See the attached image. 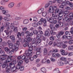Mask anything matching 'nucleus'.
I'll list each match as a JSON object with an SVG mask.
<instances>
[{"instance_id":"obj_6","label":"nucleus","mask_w":73,"mask_h":73,"mask_svg":"<svg viewBox=\"0 0 73 73\" xmlns=\"http://www.w3.org/2000/svg\"><path fill=\"white\" fill-rule=\"evenodd\" d=\"M6 56H7V55L5 54V55H2V56H0V60H1V61H4V60H5V59H6Z\"/></svg>"},{"instance_id":"obj_38","label":"nucleus","mask_w":73,"mask_h":73,"mask_svg":"<svg viewBox=\"0 0 73 73\" xmlns=\"http://www.w3.org/2000/svg\"><path fill=\"white\" fill-rule=\"evenodd\" d=\"M36 41V38H34L31 42V44H35V43Z\"/></svg>"},{"instance_id":"obj_27","label":"nucleus","mask_w":73,"mask_h":73,"mask_svg":"<svg viewBox=\"0 0 73 73\" xmlns=\"http://www.w3.org/2000/svg\"><path fill=\"white\" fill-rule=\"evenodd\" d=\"M32 26L34 27H37L38 26V24L36 23H33L32 24Z\"/></svg>"},{"instance_id":"obj_31","label":"nucleus","mask_w":73,"mask_h":73,"mask_svg":"<svg viewBox=\"0 0 73 73\" xmlns=\"http://www.w3.org/2000/svg\"><path fill=\"white\" fill-rule=\"evenodd\" d=\"M27 60H30V61H33V58L32 57L28 56L27 58Z\"/></svg>"},{"instance_id":"obj_64","label":"nucleus","mask_w":73,"mask_h":73,"mask_svg":"<svg viewBox=\"0 0 73 73\" xmlns=\"http://www.w3.org/2000/svg\"><path fill=\"white\" fill-rule=\"evenodd\" d=\"M73 52H71L68 53V56H73Z\"/></svg>"},{"instance_id":"obj_56","label":"nucleus","mask_w":73,"mask_h":73,"mask_svg":"<svg viewBox=\"0 0 73 73\" xmlns=\"http://www.w3.org/2000/svg\"><path fill=\"white\" fill-rule=\"evenodd\" d=\"M59 34H60V36H61L62 35H64V32H62V31H60V32H59L58 33Z\"/></svg>"},{"instance_id":"obj_45","label":"nucleus","mask_w":73,"mask_h":73,"mask_svg":"<svg viewBox=\"0 0 73 73\" xmlns=\"http://www.w3.org/2000/svg\"><path fill=\"white\" fill-rule=\"evenodd\" d=\"M20 69L21 71H23V70H24V67L23 66H21Z\"/></svg>"},{"instance_id":"obj_47","label":"nucleus","mask_w":73,"mask_h":73,"mask_svg":"<svg viewBox=\"0 0 73 73\" xmlns=\"http://www.w3.org/2000/svg\"><path fill=\"white\" fill-rule=\"evenodd\" d=\"M21 56V59L22 60H24L25 59L26 57H25V56L23 55V56Z\"/></svg>"},{"instance_id":"obj_10","label":"nucleus","mask_w":73,"mask_h":73,"mask_svg":"<svg viewBox=\"0 0 73 73\" xmlns=\"http://www.w3.org/2000/svg\"><path fill=\"white\" fill-rule=\"evenodd\" d=\"M13 56H8V58L7 59V61L8 62H10L11 61H13V59H11V58H12Z\"/></svg>"},{"instance_id":"obj_16","label":"nucleus","mask_w":73,"mask_h":73,"mask_svg":"<svg viewBox=\"0 0 73 73\" xmlns=\"http://www.w3.org/2000/svg\"><path fill=\"white\" fill-rule=\"evenodd\" d=\"M40 70L41 72L43 73H46V70L45 68H41Z\"/></svg>"},{"instance_id":"obj_51","label":"nucleus","mask_w":73,"mask_h":73,"mask_svg":"<svg viewBox=\"0 0 73 73\" xmlns=\"http://www.w3.org/2000/svg\"><path fill=\"white\" fill-rule=\"evenodd\" d=\"M53 51L50 50L48 53V55H49V56H50V55H52V54L53 53Z\"/></svg>"},{"instance_id":"obj_17","label":"nucleus","mask_w":73,"mask_h":73,"mask_svg":"<svg viewBox=\"0 0 73 73\" xmlns=\"http://www.w3.org/2000/svg\"><path fill=\"white\" fill-rule=\"evenodd\" d=\"M44 35L45 36H50V33L49 32L46 31L45 32Z\"/></svg>"},{"instance_id":"obj_25","label":"nucleus","mask_w":73,"mask_h":73,"mask_svg":"<svg viewBox=\"0 0 73 73\" xmlns=\"http://www.w3.org/2000/svg\"><path fill=\"white\" fill-rule=\"evenodd\" d=\"M58 3H61V2H65L66 1V0H56Z\"/></svg>"},{"instance_id":"obj_54","label":"nucleus","mask_w":73,"mask_h":73,"mask_svg":"<svg viewBox=\"0 0 73 73\" xmlns=\"http://www.w3.org/2000/svg\"><path fill=\"white\" fill-rule=\"evenodd\" d=\"M50 33L51 35H56V33L53 31H50Z\"/></svg>"},{"instance_id":"obj_61","label":"nucleus","mask_w":73,"mask_h":73,"mask_svg":"<svg viewBox=\"0 0 73 73\" xmlns=\"http://www.w3.org/2000/svg\"><path fill=\"white\" fill-rule=\"evenodd\" d=\"M68 48L70 50H72L73 49V46H70Z\"/></svg>"},{"instance_id":"obj_24","label":"nucleus","mask_w":73,"mask_h":73,"mask_svg":"<svg viewBox=\"0 0 73 73\" xmlns=\"http://www.w3.org/2000/svg\"><path fill=\"white\" fill-rule=\"evenodd\" d=\"M41 39H37V40L35 42V44H38L41 42Z\"/></svg>"},{"instance_id":"obj_20","label":"nucleus","mask_w":73,"mask_h":73,"mask_svg":"<svg viewBox=\"0 0 73 73\" xmlns=\"http://www.w3.org/2000/svg\"><path fill=\"white\" fill-rule=\"evenodd\" d=\"M33 22H35V23H36L37 22V21H38V19H37V18L36 17H34L33 18Z\"/></svg>"},{"instance_id":"obj_34","label":"nucleus","mask_w":73,"mask_h":73,"mask_svg":"<svg viewBox=\"0 0 73 73\" xmlns=\"http://www.w3.org/2000/svg\"><path fill=\"white\" fill-rule=\"evenodd\" d=\"M0 53L2 55L4 54H5V52L2 50L1 48H0Z\"/></svg>"},{"instance_id":"obj_33","label":"nucleus","mask_w":73,"mask_h":73,"mask_svg":"<svg viewBox=\"0 0 73 73\" xmlns=\"http://www.w3.org/2000/svg\"><path fill=\"white\" fill-rule=\"evenodd\" d=\"M60 59L62 61H65L66 60V58L64 57H61L60 58Z\"/></svg>"},{"instance_id":"obj_15","label":"nucleus","mask_w":73,"mask_h":73,"mask_svg":"<svg viewBox=\"0 0 73 73\" xmlns=\"http://www.w3.org/2000/svg\"><path fill=\"white\" fill-rule=\"evenodd\" d=\"M50 7L52 8V10H53V11H55L57 9V7L56 6H54L53 7L52 6Z\"/></svg>"},{"instance_id":"obj_7","label":"nucleus","mask_w":73,"mask_h":73,"mask_svg":"<svg viewBox=\"0 0 73 73\" xmlns=\"http://www.w3.org/2000/svg\"><path fill=\"white\" fill-rule=\"evenodd\" d=\"M7 62V61H6L4 62L2 66V67L3 68H6V69H7V68H8V64Z\"/></svg>"},{"instance_id":"obj_5","label":"nucleus","mask_w":73,"mask_h":73,"mask_svg":"<svg viewBox=\"0 0 73 73\" xmlns=\"http://www.w3.org/2000/svg\"><path fill=\"white\" fill-rule=\"evenodd\" d=\"M55 13H59V15H61V16L63 15V13H64V11H62V10L60 9H56L55 11Z\"/></svg>"},{"instance_id":"obj_55","label":"nucleus","mask_w":73,"mask_h":73,"mask_svg":"<svg viewBox=\"0 0 73 73\" xmlns=\"http://www.w3.org/2000/svg\"><path fill=\"white\" fill-rule=\"evenodd\" d=\"M40 61V59L37 58L35 60L36 63H37L39 62Z\"/></svg>"},{"instance_id":"obj_8","label":"nucleus","mask_w":73,"mask_h":73,"mask_svg":"<svg viewBox=\"0 0 73 73\" xmlns=\"http://www.w3.org/2000/svg\"><path fill=\"white\" fill-rule=\"evenodd\" d=\"M14 5H15V3L11 2L8 5V7L9 8H12L14 7Z\"/></svg>"},{"instance_id":"obj_37","label":"nucleus","mask_w":73,"mask_h":73,"mask_svg":"<svg viewBox=\"0 0 73 73\" xmlns=\"http://www.w3.org/2000/svg\"><path fill=\"white\" fill-rule=\"evenodd\" d=\"M41 21H42L43 23H46V20L45 19L41 18Z\"/></svg>"},{"instance_id":"obj_32","label":"nucleus","mask_w":73,"mask_h":73,"mask_svg":"<svg viewBox=\"0 0 73 73\" xmlns=\"http://www.w3.org/2000/svg\"><path fill=\"white\" fill-rule=\"evenodd\" d=\"M57 64L59 66H63V65H64V63L62 62H58Z\"/></svg>"},{"instance_id":"obj_22","label":"nucleus","mask_w":73,"mask_h":73,"mask_svg":"<svg viewBox=\"0 0 73 73\" xmlns=\"http://www.w3.org/2000/svg\"><path fill=\"white\" fill-rule=\"evenodd\" d=\"M41 36H42V35H41V34H39L36 37V39L41 40V39L40 38L41 37Z\"/></svg>"},{"instance_id":"obj_44","label":"nucleus","mask_w":73,"mask_h":73,"mask_svg":"<svg viewBox=\"0 0 73 73\" xmlns=\"http://www.w3.org/2000/svg\"><path fill=\"white\" fill-rule=\"evenodd\" d=\"M14 32H15V33H16L17 32V27H16L14 28V29L13 30Z\"/></svg>"},{"instance_id":"obj_3","label":"nucleus","mask_w":73,"mask_h":73,"mask_svg":"<svg viewBox=\"0 0 73 73\" xmlns=\"http://www.w3.org/2000/svg\"><path fill=\"white\" fill-rule=\"evenodd\" d=\"M20 65H19L18 64L16 66V68H15V66H13V67L11 68V70L13 72H17L16 70V69H19L20 68Z\"/></svg>"},{"instance_id":"obj_26","label":"nucleus","mask_w":73,"mask_h":73,"mask_svg":"<svg viewBox=\"0 0 73 73\" xmlns=\"http://www.w3.org/2000/svg\"><path fill=\"white\" fill-rule=\"evenodd\" d=\"M40 48H34V50L36 51H37V52H40V50H41Z\"/></svg>"},{"instance_id":"obj_19","label":"nucleus","mask_w":73,"mask_h":73,"mask_svg":"<svg viewBox=\"0 0 73 73\" xmlns=\"http://www.w3.org/2000/svg\"><path fill=\"white\" fill-rule=\"evenodd\" d=\"M54 19V17H51L50 18V20L49 21V23H53V21Z\"/></svg>"},{"instance_id":"obj_30","label":"nucleus","mask_w":73,"mask_h":73,"mask_svg":"<svg viewBox=\"0 0 73 73\" xmlns=\"http://www.w3.org/2000/svg\"><path fill=\"white\" fill-rule=\"evenodd\" d=\"M13 52H14V51L13 50H11V51H10V50L7 52V54L9 55H11V54H12V52H13Z\"/></svg>"},{"instance_id":"obj_28","label":"nucleus","mask_w":73,"mask_h":73,"mask_svg":"<svg viewBox=\"0 0 73 73\" xmlns=\"http://www.w3.org/2000/svg\"><path fill=\"white\" fill-rule=\"evenodd\" d=\"M44 55H46L47 53V52H48V51L47 50V49L46 48H44Z\"/></svg>"},{"instance_id":"obj_9","label":"nucleus","mask_w":73,"mask_h":73,"mask_svg":"<svg viewBox=\"0 0 73 73\" xmlns=\"http://www.w3.org/2000/svg\"><path fill=\"white\" fill-rule=\"evenodd\" d=\"M8 44L9 45V47L10 48H13V45L12 43H11V41L9 40L7 42Z\"/></svg>"},{"instance_id":"obj_53","label":"nucleus","mask_w":73,"mask_h":73,"mask_svg":"<svg viewBox=\"0 0 73 73\" xmlns=\"http://www.w3.org/2000/svg\"><path fill=\"white\" fill-rule=\"evenodd\" d=\"M50 39L52 41H53L54 40V38L53 36H51L50 37Z\"/></svg>"},{"instance_id":"obj_63","label":"nucleus","mask_w":73,"mask_h":73,"mask_svg":"<svg viewBox=\"0 0 73 73\" xmlns=\"http://www.w3.org/2000/svg\"><path fill=\"white\" fill-rule=\"evenodd\" d=\"M14 24H15L16 25H17L19 24V22H18V21H16L13 22Z\"/></svg>"},{"instance_id":"obj_14","label":"nucleus","mask_w":73,"mask_h":73,"mask_svg":"<svg viewBox=\"0 0 73 73\" xmlns=\"http://www.w3.org/2000/svg\"><path fill=\"white\" fill-rule=\"evenodd\" d=\"M17 62L19 65H22L23 64V61L22 60H17Z\"/></svg>"},{"instance_id":"obj_52","label":"nucleus","mask_w":73,"mask_h":73,"mask_svg":"<svg viewBox=\"0 0 73 73\" xmlns=\"http://www.w3.org/2000/svg\"><path fill=\"white\" fill-rule=\"evenodd\" d=\"M3 29H4V27L3 26L0 29V32H3Z\"/></svg>"},{"instance_id":"obj_43","label":"nucleus","mask_w":73,"mask_h":73,"mask_svg":"<svg viewBox=\"0 0 73 73\" xmlns=\"http://www.w3.org/2000/svg\"><path fill=\"white\" fill-rule=\"evenodd\" d=\"M33 33L34 35H37L38 33V31L36 30H34L33 31Z\"/></svg>"},{"instance_id":"obj_42","label":"nucleus","mask_w":73,"mask_h":73,"mask_svg":"<svg viewBox=\"0 0 73 73\" xmlns=\"http://www.w3.org/2000/svg\"><path fill=\"white\" fill-rule=\"evenodd\" d=\"M46 11H44L42 13V15L43 16H44L45 17V16H46Z\"/></svg>"},{"instance_id":"obj_46","label":"nucleus","mask_w":73,"mask_h":73,"mask_svg":"<svg viewBox=\"0 0 73 73\" xmlns=\"http://www.w3.org/2000/svg\"><path fill=\"white\" fill-rule=\"evenodd\" d=\"M5 2L4 1V0H2L1 1V4L2 5H5Z\"/></svg>"},{"instance_id":"obj_49","label":"nucleus","mask_w":73,"mask_h":73,"mask_svg":"<svg viewBox=\"0 0 73 73\" xmlns=\"http://www.w3.org/2000/svg\"><path fill=\"white\" fill-rule=\"evenodd\" d=\"M71 3H70L69 1H67L66 3V5H68H68H70L71 4Z\"/></svg>"},{"instance_id":"obj_21","label":"nucleus","mask_w":73,"mask_h":73,"mask_svg":"<svg viewBox=\"0 0 73 73\" xmlns=\"http://www.w3.org/2000/svg\"><path fill=\"white\" fill-rule=\"evenodd\" d=\"M48 11L50 13H53L54 11L52 10V8L50 6L49 7Z\"/></svg>"},{"instance_id":"obj_18","label":"nucleus","mask_w":73,"mask_h":73,"mask_svg":"<svg viewBox=\"0 0 73 73\" xmlns=\"http://www.w3.org/2000/svg\"><path fill=\"white\" fill-rule=\"evenodd\" d=\"M28 23H29V21L28 19H25L23 21V23L25 24H27Z\"/></svg>"},{"instance_id":"obj_48","label":"nucleus","mask_w":73,"mask_h":73,"mask_svg":"<svg viewBox=\"0 0 73 73\" xmlns=\"http://www.w3.org/2000/svg\"><path fill=\"white\" fill-rule=\"evenodd\" d=\"M68 53L64 52L63 53H61V54L62 56H66V55H68Z\"/></svg>"},{"instance_id":"obj_62","label":"nucleus","mask_w":73,"mask_h":73,"mask_svg":"<svg viewBox=\"0 0 73 73\" xmlns=\"http://www.w3.org/2000/svg\"><path fill=\"white\" fill-rule=\"evenodd\" d=\"M51 30H52V31H56L57 30V29H56V27H53Z\"/></svg>"},{"instance_id":"obj_50","label":"nucleus","mask_w":73,"mask_h":73,"mask_svg":"<svg viewBox=\"0 0 73 73\" xmlns=\"http://www.w3.org/2000/svg\"><path fill=\"white\" fill-rule=\"evenodd\" d=\"M0 9L2 11H4L5 9V7L3 6H1L0 7Z\"/></svg>"},{"instance_id":"obj_1","label":"nucleus","mask_w":73,"mask_h":73,"mask_svg":"<svg viewBox=\"0 0 73 73\" xmlns=\"http://www.w3.org/2000/svg\"><path fill=\"white\" fill-rule=\"evenodd\" d=\"M69 17L64 18L63 20V21H66L69 24L71 23V21H73V14L72 13H70L68 15Z\"/></svg>"},{"instance_id":"obj_35","label":"nucleus","mask_w":73,"mask_h":73,"mask_svg":"<svg viewBox=\"0 0 73 73\" xmlns=\"http://www.w3.org/2000/svg\"><path fill=\"white\" fill-rule=\"evenodd\" d=\"M26 42V43H25V44H24L23 46H24V47H26L27 46H27H28V47H29V46H30V44H29V43H28V44H27V42H26V40H25V42Z\"/></svg>"},{"instance_id":"obj_41","label":"nucleus","mask_w":73,"mask_h":73,"mask_svg":"<svg viewBox=\"0 0 73 73\" xmlns=\"http://www.w3.org/2000/svg\"><path fill=\"white\" fill-rule=\"evenodd\" d=\"M10 39L12 40H15V37L14 36H11L10 37Z\"/></svg>"},{"instance_id":"obj_60","label":"nucleus","mask_w":73,"mask_h":73,"mask_svg":"<svg viewBox=\"0 0 73 73\" xmlns=\"http://www.w3.org/2000/svg\"><path fill=\"white\" fill-rule=\"evenodd\" d=\"M69 43L70 44H72L73 43V40H70L69 41Z\"/></svg>"},{"instance_id":"obj_29","label":"nucleus","mask_w":73,"mask_h":73,"mask_svg":"<svg viewBox=\"0 0 73 73\" xmlns=\"http://www.w3.org/2000/svg\"><path fill=\"white\" fill-rule=\"evenodd\" d=\"M18 34L20 36H24V33L22 32L21 34L20 33L18 32Z\"/></svg>"},{"instance_id":"obj_58","label":"nucleus","mask_w":73,"mask_h":73,"mask_svg":"<svg viewBox=\"0 0 73 73\" xmlns=\"http://www.w3.org/2000/svg\"><path fill=\"white\" fill-rule=\"evenodd\" d=\"M42 23V21H41V19L40 21L37 23V24L40 25V24H41Z\"/></svg>"},{"instance_id":"obj_36","label":"nucleus","mask_w":73,"mask_h":73,"mask_svg":"<svg viewBox=\"0 0 73 73\" xmlns=\"http://www.w3.org/2000/svg\"><path fill=\"white\" fill-rule=\"evenodd\" d=\"M62 45V43L61 42H58L56 44L57 46H61Z\"/></svg>"},{"instance_id":"obj_11","label":"nucleus","mask_w":73,"mask_h":73,"mask_svg":"<svg viewBox=\"0 0 73 73\" xmlns=\"http://www.w3.org/2000/svg\"><path fill=\"white\" fill-rule=\"evenodd\" d=\"M53 72L55 73H60L61 72L59 70V69L58 68H56L53 70Z\"/></svg>"},{"instance_id":"obj_39","label":"nucleus","mask_w":73,"mask_h":73,"mask_svg":"<svg viewBox=\"0 0 73 73\" xmlns=\"http://www.w3.org/2000/svg\"><path fill=\"white\" fill-rule=\"evenodd\" d=\"M50 5V3H46L45 6V8H47L48 7H49V6Z\"/></svg>"},{"instance_id":"obj_2","label":"nucleus","mask_w":73,"mask_h":73,"mask_svg":"<svg viewBox=\"0 0 73 73\" xmlns=\"http://www.w3.org/2000/svg\"><path fill=\"white\" fill-rule=\"evenodd\" d=\"M30 46L28 48V50L27 52L26 51L25 52L26 56L28 57V56H32V50L33 48L31 47V45L30 44Z\"/></svg>"},{"instance_id":"obj_57","label":"nucleus","mask_w":73,"mask_h":73,"mask_svg":"<svg viewBox=\"0 0 73 73\" xmlns=\"http://www.w3.org/2000/svg\"><path fill=\"white\" fill-rule=\"evenodd\" d=\"M55 19H58V18H59V16L58 15H56L54 17Z\"/></svg>"},{"instance_id":"obj_12","label":"nucleus","mask_w":73,"mask_h":73,"mask_svg":"<svg viewBox=\"0 0 73 73\" xmlns=\"http://www.w3.org/2000/svg\"><path fill=\"white\" fill-rule=\"evenodd\" d=\"M67 63H66L70 65H73V60H70L68 61H67Z\"/></svg>"},{"instance_id":"obj_23","label":"nucleus","mask_w":73,"mask_h":73,"mask_svg":"<svg viewBox=\"0 0 73 73\" xmlns=\"http://www.w3.org/2000/svg\"><path fill=\"white\" fill-rule=\"evenodd\" d=\"M10 25V23L7 22L5 24V27L6 28H8V27H9Z\"/></svg>"},{"instance_id":"obj_13","label":"nucleus","mask_w":73,"mask_h":73,"mask_svg":"<svg viewBox=\"0 0 73 73\" xmlns=\"http://www.w3.org/2000/svg\"><path fill=\"white\" fill-rule=\"evenodd\" d=\"M44 11V9L43 8H41L38 11V13L41 14Z\"/></svg>"},{"instance_id":"obj_59","label":"nucleus","mask_w":73,"mask_h":73,"mask_svg":"<svg viewBox=\"0 0 73 73\" xmlns=\"http://www.w3.org/2000/svg\"><path fill=\"white\" fill-rule=\"evenodd\" d=\"M23 4L22 3V2H20L17 5V6L18 7H20L21 5Z\"/></svg>"},{"instance_id":"obj_40","label":"nucleus","mask_w":73,"mask_h":73,"mask_svg":"<svg viewBox=\"0 0 73 73\" xmlns=\"http://www.w3.org/2000/svg\"><path fill=\"white\" fill-rule=\"evenodd\" d=\"M5 50L6 52H7V53L10 50H9V49L7 47H6L5 48Z\"/></svg>"},{"instance_id":"obj_4","label":"nucleus","mask_w":73,"mask_h":73,"mask_svg":"<svg viewBox=\"0 0 73 73\" xmlns=\"http://www.w3.org/2000/svg\"><path fill=\"white\" fill-rule=\"evenodd\" d=\"M26 38H27L26 40V44L28 45V43H29L32 40V39L31 38V36L29 35H27Z\"/></svg>"}]
</instances>
